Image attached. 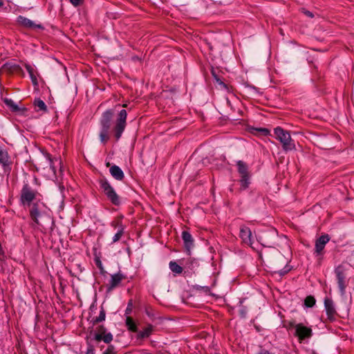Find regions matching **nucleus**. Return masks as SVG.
<instances>
[{
	"mask_svg": "<svg viewBox=\"0 0 354 354\" xmlns=\"http://www.w3.org/2000/svg\"><path fill=\"white\" fill-rule=\"evenodd\" d=\"M30 217L33 222L40 226L53 223L51 212L41 201H35L29 207Z\"/></svg>",
	"mask_w": 354,
	"mask_h": 354,
	"instance_id": "1",
	"label": "nucleus"
},
{
	"mask_svg": "<svg viewBox=\"0 0 354 354\" xmlns=\"http://www.w3.org/2000/svg\"><path fill=\"white\" fill-rule=\"evenodd\" d=\"M41 195L38 190L33 189L28 183H24L19 196L20 204L24 207H30L35 201H41Z\"/></svg>",
	"mask_w": 354,
	"mask_h": 354,
	"instance_id": "2",
	"label": "nucleus"
},
{
	"mask_svg": "<svg viewBox=\"0 0 354 354\" xmlns=\"http://www.w3.org/2000/svg\"><path fill=\"white\" fill-rule=\"evenodd\" d=\"M113 115V111L111 109H108L104 111L100 120V140L103 144H106L109 140V133L111 129V122Z\"/></svg>",
	"mask_w": 354,
	"mask_h": 354,
	"instance_id": "3",
	"label": "nucleus"
},
{
	"mask_svg": "<svg viewBox=\"0 0 354 354\" xmlns=\"http://www.w3.org/2000/svg\"><path fill=\"white\" fill-rule=\"evenodd\" d=\"M274 133L276 138L281 143L283 149L285 151L295 150L296 146L295 141L292 139L288 131L278 127L274 129Z\"/></svg>",
	"mask_w": 354,
	"mask_h": 354,
	"instance_id": "4",
	"label": "nucleus"
},
{
	"mask_svg": "<svg viewBox=\"0 0 354 354\" xmlns=\"http://www.w3.org/2000/svg\"><path fill=\"white\" fill-rule=\"evenodd\" d=\"M99 183L100 188L102 189L109 201H110L114 205L119 206L121 204L120 197L115 192L109 182L106 179L104 178L100 179Z\"/></svg>",
	"mask_w": 354,
	"mask_h": 354,
	"instance_id": "5",
	"label": "nucleus"
},
{
	"mask_svg": "<svg viewBox=\"0 0 354 354\" xmlns=\"http://www.w3.org/2000/svg\"><path fill=\"white\" fill-rule=\"evenodd\" d=\"M127 112L125 109L121 110L117 117L113 127L114 136L116 140H118L127 126Z\"/></svg>",
	"mask_w": 354,
	"mask_h": 354,
	"instance_id": "6",
	"label": "nucleus"
},
{
	"mask_svg": "<svg viewBox=\"0 0 354 354\" xmlns=\"http://www.w3.org/2000/svg\"><path fill=\"white\" fill-rule=\"evenodd\" d=\"M295 335L298 338L299 342H301L313 336V330L310 327L306 326L303 324H297Z\"/></svg>",
	"mask_w": 354,
	"mask_h": 354,
	"instance_id": "7",
	"label": "nucleus"
},
{
	"mask_svg": "<svg viewBox=\"0 0 354 354\" xmlns=\"http://www.w3.org/2000/svg\"><path fill=\"white\" fill-rule=\"evenodd\" d=\"M133 310V303L132 301L130 300L128 302L127 308L124 312V315L126 316L125 319V325L128 329V330L131 332H138V325L134 319L130 316Z\"/></svg>",
	"mask_w": 354,
	"mask_h": 354,
	"instance_id": "8",
	"label": "nucleus"
},
{
	"mask_svg": "<svg viewBox=\"0 0 354 354\" xmlns=\"http://www.w3.org/2000/svg\"><path fill=\"white\" fill-rule=\"evenodd\" d=\"M94 339L97 342L103 341L106 344H109L113 340V335L106 333V328L102 325L97 327Z\"/></svg>",
	"mask_w": 354,
	"mask_h": 354,
	"instance_id": "9",
	"label": "nucleus"
},
{
	"mask_svg": "<svg viewBox=\"0 0 354 354\" xmlns=\"http://www.w3.org/2000/svg\"><path fill=\"white\" fill-rule=\"evenodd\" d=\"M335 275L337 281L338 287L341 294L343 295L345 294L346 288V275L344 272V269L341 266H338L335 270Z\"/></svg>",
	"mask_w": 354,
	"mask_h": 354,
	"instance_id": "10",
	"label": "nucleus"
},
{
	"mask_svg": "<svg viewBox=\"0 0 354 354\" xmlns=\"http://www.w3.org/2000/svg\"><path fill=\"white\" fill-rule=\"evenodd\" d=\"M239 236L244 244L250 246L252 245V232L250 227L245 225L241 226L240 227Z\"/></svg>",
	"mask_w": 354,
	"mask_h": 354,
	"instance_id": "11",
	"label": "nucleus"
},
{
	"mask_svg": "<svg viewBox=\"0 0 354 354\" xmlns=\"http://www.w3.org/2000/svg\"><path fill=\"white\" fill-rule=\"evenodd\" d=\"M124 279V276L120 272L112 274L111 276V280L109 281V283L107 285V290H113L114 288L118 287L121 283V281Z\"/></svg>",
	"mask_w": 354,
	"mask_h": 354,
	"instance_id": "12",
	"label": "nucleus"
},
{
	"mask_svg": "<svg viewBox=\"0 0 354 354\" xmlns=\"http://www.w3.org/2000/svg\"><path fill=\"white\" fill-rule=\"evenodd\" d=\"M324 306L326 309L327 318L330 322L334 321L335 319L336 310L335 309L333 301L329 299H326L324 301Z\"/></svg>",
	"mask_w": 354,
	"mask_h": 354,
	"instance_id": "13",
	"label": "nucleus"
},
{
	"mask_svg": "<svg viewBox=\"0 0 354 354\" xmlns=\"http://www.w3.org/2000/svg\"><path fill=\"white\" fill-rule=\"evenodd\" d=\"M1 71L10 74L22 73L21 66L11 62L5 63L1 67Z\"/></svg>",
	"mask_w": 354,
	"mask_h": 354,
	"instance_id": "14",
	"label": "nucleus"
},
{
	"mask_svg": "<svg viewBox=\"0 0 354 354\" xmlns=\"http://www.w3.org/2000/svg\"><path fill=\"white\" fill-rule=\"evenodd\" d=\"M182 239L186 251L188 252L189 254H190L191 250L194 246V240L192 234L187 231H183L182 232Z\"/></svg>",
	"mask_w": 354,
	"mask_h": 354,
	"instance_id": "15",
	"label": "nucleus"
},
{
	"mask_svg": "<svg viewBox=\"0 0 354 354\" xmlns=\"http://www.w3.org/2000/svg\"><path fill=\"white\" fill-rule=\"evenodd\" d=\"M329 241L330 237L328 234L322 235L315 242V252L317 254H321Z\"/></svg>",
	"mask_w": 354,
	"mask_h": 354,
	"instance_id": "16",
	"label": "nucleus"
},
{
	"mask_svg": "<svg viewBox=\"0 0 354 354\" xmlns=\"http://www.w3.org/2000/svg\"><path fill=\"white\" fill-rule=\"evenodd\" d=\"M17 22L23 26L25 28H30V29H35V28H42V26L40 24H36L35 22L31 21L30 19L24 17L23 16H19L17 17Z\"/></svg>",
	"mask_w": 354,
	"mask_h": 354,
	"instance_id": "17",
	"label": "nucleus"
},
{
	"mask_svg": "<svg viewBox=\"0 0 354 354\" xmlns=\"http://www.w3.org/2000/svg\"><path fill=\"white\" fill-rule=\"evenodd\" d=\"M154 331V326L148 324L145 326L141 330L136 332L137 333V339H143L145 338H148Z\"/></svg>",
	"mask_w": 354,
	"mask_h": 354,
	"instance_id": "18",
	"label": "nucleus"
},
{
	"mask_svg": "<svg viewBox=\"0 0 354 354\" xmlns=\"http://www.w3.org/2000/svg\"><path fill=\"white\" fill-rule=\"evenodd\" d=\"M109 171L111 176L117 180H122L124 178L122 170L115 165L110 167Z\"/></svg>",
	"mask_w": 354,
	"mask_h": 354,
	"instance_id": "19",
	"label": "nucleus"
},
{
	"mask_svg": "<svg viewBox=\"0 0 354 354\" xmlns=\"http://www.w3.org/2000/svg\"><path fill=\"white\" fill-rule=\"evenodd\" d=\"M24 66L30 75V77L31 79L32 84L34 86H37L38 85V80H37L38 73H37V71L35 70V68L33 66H32L31 65H30L28 64H25Z\"/></svg>",
	"mask_w": 354,
	"mask_h": 354,
	"instance_id": "20",
	"label": "nucleus"
},
{
	"mask_svg": "<svg viewBox=\"0 0 354 354\" xmlns=\"http://www.w3.org/2000/svg\"><path fill=\"white\" fill-rule=\"evenodd\" d=\"M122 216H118L111 223V226L114 229H118V230L122 228V230H125L126 227L122 224Z\"/></svg>",
	"mask_w": 354,
	"mask_h": 354,
	"instance_id": "21",
	"label": "nucleus"
},
{
	"mask_svg": "<svg viewBox=\"0 0 354 354\" xmlns=\"http://www.w3.org/2000/svg\"><path fill=\"white\" fill-rule=\"evenodd\" d=\"M236 165L238 167V171L241 176L244 175L245 176L246 175L249 174L248 166L243 161L239 160L237 161Z\"/></svg>",
	"mask_w": 354,
	"mask_h": 354,
	"instance_id": "22",
	"label": "nucleus"
},
{
	"mask_svg": "<svg viewBox=\"0 0 354 354\" xmlns=\"http://www.w3.org/2000/svg\"><path fill=\"white\" fill-rule=\"evenodd\" d=\"M0 164L3 166L9 165V155L8 152L0 147Z\"/></svg>",
	"mask_w": 354,
	"mask_h": 354,
	"instance_id": "23",
	"label": "nucleus"
},
{
	"mask_svg": "<svg viewBox=\"0 0 354 354\" xmlns=\"http://www.w3.org/2000/svg\"><path fill=\"white\" fill-rule=\"evenodd\" d=\"M169 268L175 274H181L183 270V268L175 261H170Z\"/></svg>",
	"mask_w": 354,
	"mask_h": 354,
	"instance_id": "24",
	"label": "nucleus"
},
{
	"mask_svg": "<svg viewBox=\"0 0 354 354\" xmlns=\"http://www.w3.org/2000/svg\"><path fill=\"white\" fill-rule=\"evenodd\" d=\"M5 104L11 109L13 112H18L20 111V108L11 99H5Z\"/></svg>",
	"mask_w": 354,
	"mask_h": 354,
	"instance_id": "25",
	"label": "nucleus"
},
{
	"mask_svg": "<svg viewBox=\"0 0 354 354\" xmlns=\"http://www.w3.org/2000/svg\"><path fill=\"white\" fill-rule=\"evenodd\" d=\"M34 105L37 108V111H46L47 106L44 102L39 98L35 99L34 101Z\"/></svg>",
	"mask_w": 354,
	"mask_h": 354,
	"instance_id": "26",
	"label": "nucleus"
},
{
	"mask_svg": "<svg viewBox=\"0 0 354 354\" xmlns=\"http://www.w3.org/2000/svg\"><path fill=\"white\" fill-rule=\"evenodd\" d=\"M249 179H250L249 174L246 175L245 176V175L241 176L240 183H241V186L242 189H245L248 187V185L250 184Z\"/></svg>",
	"mask_w": 354,
	"mask_h": 354,
	"instance_id": "27",
	"label": "nucleus"
},
{
	"mask_svg": "<svg viewBox=\"0 0 354 354\" xmlns=\"http://www.w3.org/2000/svg\"><path fill=\"white\" fill-rule=\"evenodd\" d=\"M315 299L313 296H308L304 300V305L308 308H312L315 304Z\"/></svg>",
	"mask_w": 354,
	"mask_h": 354,
	"instance_id": "28",
	"label": "nucleus"
},
{
	"mask_svg": "<svg viewBox=\"0 0 354 354\" xmlns=\"http://www.w3.org/2000/svg\"><path fill=\"white\" fill-rule=\"evenodd\" d=\"M124 230H122V228L118 230L117 233L113 237L112 243H115L120 240L124 233Z\"/></svg>",
	"mask_w": 354,
	"mask_h": 354,
	"instance_id": "29",
	"label": "nucleus"
},
{
	"mask_svg": "<svg viewBox=\"0 0 354 354\" xmlns=\"http://www.w3.org/2000/svg\"><path fill=\"white\" fill-rule=\"evenodd\" d=\"M45 157H46V160H47V161H48V165H49V166H50V169H52V171H53L54 173H55V170H56V169H55V165H54V160L52 158V157H51L50 154V153H46L45 154Z\"/></svg>",
	"mask_w": 354,
	"mask_h": 354,
	"instance_id": "30",
	"label": "nucleus"
},
{
	"mask_svg": "<svg viewBox=\"0 0 354 354\" xmlns=\"http://www.w3.org/2000/svg\"><path fill=\"white\" fill-rule=\"evenodd\" d=\"M106 314L104 310L102 309L100 310V314L93 319V324L101 322L105 319Z\"/></svg>",
	"mask_w": 354,
	"mask_h": 354,
	"instance_id": "31",
	"label": "nucleus"
},
{
	"mask_svg": "<svg viewBox=\"0 0 354 354\" xmlns=\"http://www.w3.org/2000/svg\"><path fill=\"white\" fill-rule=\"evenodd\" d=\"M103 354H116L114 346L112 345L109 346Z\"/></svg>",
	"mask_w": 354,
	"mask_h": 354,
	"instance_id": "32",
	"label": "nucleus"
},
{
	"mask_svg": "<svg viewBox=\"0 0 354 354\" xmlns=\"http://www.w3.org/2000/svg\"><path fill=\"white\" fill-rule=\"evenodd\" d=\"M256 131H257L259 133H261V134L263 135V136H268L270 133V131L268 129H266V128L257 129Z\"/></svg>",
	"mask_w": 354,
	"mask_h": 354,
	"instance_id": "33",
	"label": "nucleus"
},
{
	"mask_svg": "<svg viewBox=\"0 0 354 354\" xmlns=\"http://www.w3.org/2000/svg\"><path fill=\"white\" fill-rule=\"evenodd\" d=\"M69 1L73 6L77 7L81 4L82 0H69Z\"/></svg>",
	"mask_w": 354,
	"mask_h": 354,
	"instance_id": "34",
	"label": "nucleus"
},
{
	"mask_svg": "<svg viewBox=\"0 0 354 354\" xmlns=\"http://www.w3.org/2000/svg\"><path fill=\"white\" fill-rule=\"evenodd\" d=\"M295 324L294 322H289L287 325H286V328L288 330H290L291 328H294L295 329Z\"/></svg>",
	"mask_w": 354,
	"mask_h": 354,
	"instance_id": "35",
	"label": "nucleus"
},
{
	"mask_svg": "<svg viewBox=\"0 0 354 354\" xmlns=\"http://www.w3.org/2000/svg\"><path fill=\"white\" fill-rule=\"evenodd\" d=\"M86 354H94V348L92 345L88 346Z\"/></svg>",
	"mask_w": 354,
	"mask_h": 354,
	"instance_id": "36",
	"label": "nucleus"
},
{
	"mask_svg": "<svg viewBox=\"0 0 354 354\" xmlns=\"http://www.w3.org/2000/svg\"><path fill=\"white\" fill-rule=\"evenodd\" d=\"M215 78L216 80V81L221 84L222 85L223 87L226 88L227 87V85L223 82L222 81H221L216 76H215Z\"/></svg>",
	"mask_w": 354,
	"mask_h": 354,
	"instance_id": "37",
	"label": "nucleus"
},
{
	"mask_svg": "<svg viewBox=\"0 0 354 354\" xmlns=\"http://www.w3.org/2000/svg\"><path fill=\"white\" fill-rule=\"evenodd\" d=\"M257 354H271L268 351L261 349Z\"/></svg>",
	"mask_w": 354,
	"mask_h": 354,
	"instance_id": "38",
	"label": "nucleus"
},
{
	"mask_svg": "<svg viewBox=\"0 0 354 354\" xmlns=\"http://www.w3.org/2000/svg\"><path fill=\"white\" fill-rule=\"evenodd\" d=\"M304 13H305L306 15H307L309 17L313 18L314 17L313 14L311 12L308 11V10L305 11Z\"/></svg>",
	"mask_w": 354,
	"mask_h": 354,
	"instance_id": "39",
	"label": "nucleus"
},
{
	"mask_svg": "<svg viewBox=\"0 0 354 354\" xmlns=\"http://www.w3.org/2000/svg\"><path fill=\"white\" fill-rule=\"evenodd\" d=\"M203 289L205 292H208L209 291V288L207 286L203 287Z\"/></svg>",
	"mask_w": 354,
	"mask_h": 354,
	"instance_id": "40",
	"label": "nucleus"
},
{
	"mask_svg": "<svg viewBox=\"0 0 354 354\" xmlns=\"http://www.w3.org/2000/svg\"><path fill=\"white\" fill-rule=\"evenodd\" d=\"M3 6V1L2 0H0V8Z\"/></svg>",
	"mask_w": 354,
	"mask_h": 354,
	"instance_id": "41",
	"label": "nucleus"
},
{
	"mask_svg": "<svg viewBox=\"0 0 354 354\" xmlns=\"http://www.w3.org/2000/svg\"><path fill=\"white\" fill-rule=\"evenodd\" d=\"M34 180H35V182L36 183H37V178H34Z\"/></svg>",
	"mask_w": 354,
	"mask_h": 354,
	"instance_id": "42",
	"label": "nucleus"
},
{
	"mask_svg": "<svg viewBox=\"0 0 354 354\" xmlns=\"http://www.w3.org/2000/svg\"><path fill=\"white\" fill-rule=\"evenodd\" d=\"M122 106H123V107H127V104H122Z\"/></svg>",
	"mask_w": 354,
	"mask_h": 354,
	"instance_id": "43",
	"label": "nucleus"
},
{
	"mask_svg": "<svg viewBox=\"0 0 354 354\" xmlns=\"http://www.w3.org/2000/svg\"><path fill=\"white\" fill-rule=\"evenodd\" d=\"M106 167H110V163L109 162L106 163Z\"/></svg>",
	"mask_w": 354,
	"mask_h": 354,
	"instance_id": "44",
	"label": "nucleus"
}]
</instances>
